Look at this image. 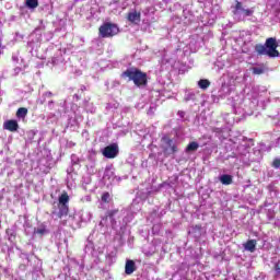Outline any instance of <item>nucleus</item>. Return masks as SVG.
Instances as JSON below:
<instances>
[{
  "mask_svg": "<svg viewBox=\"0 0 280 280\" xmlns=\"http://www.w3.org/2000/svg\"><path fill=\"white\" fill-rule=\"evenodd\" d=\"M278 48L279 42H277V37H268L265 45L256 44L254 46L257 56H268L269 58H279L280 52Z\"/></svg>",
  "mask_w": 280,
  "mask_h": 280,
  "instance_id": "obj_1",
  "label": "nucleus"
},
{
  "mask_svg": "<svg viewBox=\"0 0 280 280\" xmlns=\"http://www.w3.org/2000/svg\"><path fill=\"white\" fill-rule=\"evenodd\" d=\"M120 78L122 80H129L133 82L135 86H148V73L141 71L139 68L132 67L121 72Z\"/></svg>",
  "mask_w": 280,
  "mask_h": 280,
  "instance_id": "obj_2",
  "label": "nucleus"
},
{
  "mask_svg": "<svg viewBox=\"0 0 280 280\" xmlns=\"http://www.w3.org/2000/svg\"><path fill=\"white\" fill-rule=\"evenodd\" d=\"M119 34V26L115 23L105 22L98 27L101 38H113Z\"/></svg>",
  "mask_w": 280,
  "mask_h": 280,
  "instance_id": "obj_3",
  "label": "nucleus"
},
{
  "mask_svg": "<svg viewBox=\"0 0 280 280\" xmlns=\"http://www.w3.org/2000/svg\"><path fill=\"white\" fill-rule=\"evenodd\" d=\"M58 209L59 212L57 213L59 219L66 218L69 215V194L63 191L58 198Z\"/></svg>",
  "mask_w": 280,
  "mask_h": 280,
  "instance_id": "obj_4",
  "label": "nucleus"
},
{
  "mask_svg": "<svg viewBox=\"0 0 280 280\" xmlns=\"http://www.w3.org/2000/svg\"><path fill=\"white\" fill-rule=\"evenodd\" d=\"M102 154L105 159H117L119 156V145L112 143L103 149Z\"/></svg>",
  "mask_w": 280,
  "mask_h": 280,
  "instance_id": "obj_5",
  "label": "nucleus"
},
{
  "mask_svg": "<svg viewBox=\"0 0 280 280\" xmlns=\"http://www.w3.org/2000/svg\"><path fill=\"white\" fill-rule=\"evenodd\" d=\"M233 14L237 15L241 12L244 14V16H253V14H255V10L253 9H244V4H242V2L236 0L235 5L233 7Z\"/></svg>",
  "mask_w": 280,
  "mask_h": 280,
  "instance_id": "obj_6",
  "label": "nucleus"
},
{
  "mask_svg": "<svg viewBox=\"0 0 280 280\" xmlns=\"http://www.w3.org/2000/svg\"><path fill=\"white\" fill-rule=\"evenodd\" d=\"M127 21H129V23H132L133 25H139V23H141V12H129L127 14Z\"/></svg>",
  "mask_w": 280,
  "mask_h": 280,
  "instance_id": "obj_7",
  "label": "nucleus"
},
{
  "mask_svg": "<svg viewBox=\"0 0 280 280\" xmlns=\"http://www.w3.org/2000/svg\"><path fill=\"white\" fill-rule=\"evenodd\" d=\"M4 130H9V132H16L19 130V121L15 119L7 120L3 124Z\"/></svg>",
  "mask_w": 280,
  "mask_h": 280,
  "instance_id": "obj_8",
  "label": "nucleus"
},
{
  "mask_svg": "<svg viewBox=\"0 0 280 280\" xmlns=\"http://www.w3.org/2000/svg\"><path fill=\"white\" fill-rule=\"evenodd\" d=\"M136 271H137V264H135V260L128 259L125 264V273L132 275Z\"/></svg>",
  "mask_w": 280,
  "mask_h": 280,
  "instance_id": "obj_9",
  "label": "nucleus"
},
{
  "mask_svg": "<svg viewBox=\"0 0 280 280\" xmlns=\"http://www.w3.org/2000/svg\"><path fill=\"white\" fill-rule=\"evenodd\" d=\"M244 248H245V250H248L249 253H255V250L257 248V240H248L244 244Z\"/></svg>",
  "mask_w": 280,
  "mask_h": 280,
  "instance_id": "obj_10",
  "label": "nucleus"
},
{
  "mask_svg": "<svg viewBox=\"0 0 280 280\" xmlns=\"http://www.w3.org/2000/svg\"><path fill=\"white\" fill-rule=\"evenodd\" d=\"M27 107H20L18 110H16V117L18 119H25L27 117Z\"/></svg>",
  "mask_w": 280,
  "mask_h": 280,
  "instance_id": "obj_11",
  "label": "nucleus"
},
{
  "mask_svg": "<svg viewBox=\"0 0 280 280\" xmlns=\"http://www.w3.org/2000/svg\"><path fill=\"white\" fill-rule=\"evenodd\" d=\"M198 86L199 89L207 91V89L211 86V82L207 79H201L198 81Z\"/></svg>",
  "mask_w": 280,
  "mask_h": 280,
  "instance_id": "obj_12",
  "label": "nucleus"
},
{
  "mask_svg": "<svg viewBox=\"0 0 280 280\" xmlns=\"http://www.w3.org/2000/svg\"><path fill=\"white\" fill-rule=\"evenodd\" d=\"M220 180H221L222 185H232L233 176L224 174L220 177Z\"/></svg>",
  "mask_w": 280,
  "mask_h": 280,
  "instance_id": "obj_13",
  "label": "nucleus"
},
{
  "mask_svg": "<svg viewBox=\"0 0 280 280\" xmlns=\"http://www.w3.org/2000/svg\"><path fill=\"white\" fill-rule=\"evenodd\" d=\"M198 148H200V144H198V142L192 141L190 143H188V145L186 147V152H196V150H198Z\"/></svg>",
  "mask_w": 280,
  "mask_h": 280,
  "instance_id": "obj_14",
  "label": "nucleus"
},
{
  "mask_svg": "<svg viewBox=\"0 0 280 280\" xmlns=\"http://www.w3.org/2000/svg\"><path fill=\"white\" fill-rule=\"evenodd\" d=\"M252 73H254V75H261V74L266 73V68H264V67H254L252 69Z\"/></svg>",
  "mask_w": 280,
  "mask_h": 280,
  "instance_id": "obj_15",
  "label": "nucleus"
},
{
  "mask_svg": "<svg viewBox=\"0 0 280 280\" xmlns=\"http://www.w3.org/2000/svg\"><path fill=\"white\" fill-rule=\"evenodd\" d=\"M26 5L31 9L34 10L38 5V0H26Z\"/></svg>",
  "mask_w": 280,
  "mask_h": 280,
  "instance_id": "obj_16",
  "label": "nucleus"
},
{
  "mask_svg": "<svg viewBox=\"0 0 280 280\" xmlns=\"http://www.w3.org/2000/svg\"><path fill=\"white\" fill-rule=\"evenodd\" d=\"M101 200L102 202H105V203L110 202V192L108 191L103 192Z\"/></svg>",
  "mask_w": 280,
  "mask_h": 280,
  "instance_id": "obj_17",
  "label": "nucleus"
},
{
  "mask_svg": "<svg viewBox=\"0 0 280 280\" xmlns=\"http://www.w3.org/2000/svg\"><path fill=\"white\" fill-rule=\"evenodd\" d=\"M117 213H119V210H109L107 211V218H115V215H117Z\"/></svg>",
  "mask_w": 280,
  "mask_h": 280,
  "instance_id": "obj_18",
  "label": "nucleus"
},
{
  "mask_svg": "<svg viewBox=\"0 0 280 280\" xmlns=\"http://www.w3.org/2000/svg\"><path fill=\"white\" fill-rule=\"evenodd\" d=\"M192 231L194 233H200V231H202V225L201 224L192 225Z\"/></svg>",
  "mask_w": 280,
  "mask_h": 280,
  "instance_id": "obj_19",
  "label": "nucleus"
},
{
  "mask_svg": "<svg viewBox=\"0 0 280 280\" xmlns=\"http://www.w3.org/2000/svg\"><path fill=\"white\" fill-rule=\"evenodd\" d=\"M272 167H275V170H279V167H280V159H275L273 160Z\"/></svg>",
  "mask_w": 280,
  "mask_h": 280,
  "instance_id": "obj_20",
  "label": "nucleus"
},
{
  "mask_svg": "<svg viewBox=\"0 0 280 280\" xmlns=\"http://www.w3.org/2000/svg\"><path fill=\"white\" fill-rule=\"evenodd\" d=\"M36 233H37L38 235H45V233H47V229H45V228H39V229L36 230Z\"/></svg>",
  "mask_w": 280,
  "mask_h": 280,
  "instance_id": "obj_21",
  "label": "nucleus"
},
{
  "mask_svg": "<svg viewBox=\"0 0 280 280\" xmlns=\"http://www.w3.org/2000/svg\"><path fill=\"white\" fill-rule=\"evenodd\" d=\"M165 142H166V145H168V148H172V145L175 144V143H174V140H172V139H170V138H167Z\"/></svg>",
  "mask_w": 280,
  "mask_h": 280,
  "instance_id": "obj_22",
  "label": "nucleus"
},
{
  "mask_svg": "<svg viewBox=\"0 0 280 280\" xmlns=\"http://www.w3.org/2000/svg\"><path fill=\"white\" fill-rule=\"evenodd\" d=\"M171 150H172L173 154H175V152H178V147L176 144H173L171 147Z\"/></svg>",
  "mask_w": 280,
  "mask_h": 280,
  "instance_id": "obj_23",
  "label": "nucleus"
},
{
  "mask_svg": "<svg viewBox=\"0 0 280 280\" xmlns=\"http://www.w3.org/2000/svg\"><path fill=\"white\" fill-rule=\"evenodd\" d=\"M74 97L77 102L80 100V96L78 94H74Z\"/></svg>",
  "mask_w": 280,
  "mask_h": 280,
  "instance_id": "obj_24",
  "label": "nucleus"
},
{
  "mask_svg": "<svg viewBox=\"0 0 280 280\" xmlns=\"http://www.w3.org/2000/svg\"><path fill=\"white\" fill-rule=\"evenodd\" d=\"M214 132H220V129H219V128H217V129L214 130Z\"/></svg>",
  "mask_w": 280,
  "mask_h": 280,
  "instance_id": "obj_25",
  "label": "nucleus"
}]
</instances>
